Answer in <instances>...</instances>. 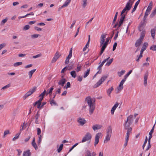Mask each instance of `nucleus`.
<instances>
[{"label":"nucleus","instance_id":"nucleus-1","mask_svg":"<svg viewBox=\"0 0 156 156\" xmlns=\"http://www.w3.org/2000/svg\"><path fill=\"white\" fill-rule=\"evenodd\" d=\"M86 101L89 107V112L90 115H91L95 109V106L92 101L91 98L90 97H88L86 98Z\"/></svg>","mask_w":156,"mask_h":156},{"label":"nucleus","instance_id":"nucleus-2","mask_svg":"<svg viewBox=\"0 0 156 156\" xmlns=\"http://www.w3.org/2000/svg\"><path fill=\"white\" fill-rule=\"evenodd\" d=\"M112 130L111 126H109L107 129L106 136L105 138V140L104 141V143H107L108 141L110 140L112 135Z\"/></svg>","mask_w":156,"mask_h":156},{"label":"nucleus","instance_id":"nucleus-3","mask_svg":"<svg viewBox=\"0 0 156 156\" xmlns=\"http://www.w3.org/2000/svg\"><path fill=\"white\" fill-rule=\"evenodd\" d=\"M133 3V1L129 0L126 4L125 7L122 11V14L124 13L125 12H127L128 11H129L132 7Z\"/></svg>","mask_w":156,"mask_h":156},{"label":"nucleus","instance_id":"nucleus-4","mask_svg":"<svg viewBox=\"0 0 156 156\" xmlns=\"http://www.w3.org/2000/svg\"><path fill=\"white\" fill-rule=\"evenodd\" d=\"M108 76V75L103 76L101 79L94 85V87L96 88L100 86Z\"/></svg>","mask_w":156,"mask_h":156},{"label":"nucleus","instance_id":"nucleus-5","mask_svg":"<svg viewBox=\"0 0 156 156\" xmlns=\"http://www.w3.org/2000/svg\"><path fill=\"white\" fill-rule=\"evenodd\" d=\"M92 136L91 134L89 132L87 133L85 136L83 138L82 141V143H84L87 141H89V143H90L91 141Z\"/></svg>","mask_w":156,"mask_h":156},{"label":"nucleus","instance_id":"nucleus-6","mask_svg":"<svg viewBox=\"0 0 156 156\" xmlns=\"http://www.w3.org/2000/svg\"><path fill=\"white\" fill-rule=\"evenodd\" d=\"M36 87H34L32 89H30L29 91L27 92L24 96V99H25L27 97L31 95L32 94L34 91H36Z\"/></svg>","mask_w":156,"mask_h":156},{"label":"nucleus","instance_id":"nucleus-7","mask_svg":"<svg viewBox=\"0 0 156 156\" xmlns=\"http://www.w3.org/2000/svg\"><path fill=\"white\" fill-rule=\"evenodd\" d=\"M101 133H99L96 134L95 137V141L94 146L95 147L98 143L100 136L101 135Z\"/></svg>","mask_w":156,"mask_h":156},{"label":"nucleus","instance_id":"nucleus-8","mask_svg":"<svg viewBox=\"0 0 156 156\" xmlns=\"http://www.w3.org/2000/svg\"><path fill=\"white\" fill-rule=\"evenodd\" d=\"M61 56V55L59 54L58 52L57 51L52 60L51 62L52 63L55 62Z\"/></svg>","mask_w":156,"mask_h":156},{"label":"nucleus","instance_id":"nucleus-9","mask_svg":"<svg viewBox=\"0 0 156 156\" xmlns=\"http://www.w3.org/2000/svg\"><path fill=\"white\" fill-rule=\"evenodd\" d=\"M106 37L105 34H102L101 35L100 41V46H102L104 44L105 40Z\"/></svg>","mask_w":156,"mask_h":156},{"label":"nucleus","instance_id":"nucleus-10","mask_svg":"<svg viewBox=\"0 0 156 156\" xmlns=\"http://www.w3.org/2000/svg\"><path fill=\"white\" fill-rule=\"evenodd\" d=\"M77 122L80 123V125L81 126L83 125L87 122L84 119L81 117H80L78 119Z\"/></svg>","mask_w":156,"mask_h":156},{"label":"nucleus","instance_id":"nucleus-11","mask_svg":"<svg viewBox=\"0 0 156 156\" xmlns=\"http://www.w3.org/2000/svg\"><path fill=\"white\" fill-rule=\"evenodd\" d=\"M133 121V115H130L128 116L127 118V120L126 122H129V123L132 124Z\"/></svg>","mask_w":156,"mask_h":156},{"label":"nucleus","instance_id":"nucleus-12","mask_svg":"<svg viewBox=\"0 0 156 156\" xmlns=\"http://www.w3.org/2000/svg\"><path fill=\"white\" fill-rule=\"evenodd\" d=\"M66 81V80L65 78H62L59 80V82L58 83V84L63 87L64 86V84Z\"/></svg>","mask_w":156,"mask_h":156},{"label":"nucleus","instance_id":"nucleus-13","mask_svg":"<svg viewBox=\"0 0 156 156\" xmlns=\"http://www.w3.org/2000/svg\"><path fill=\"white\" fill-rule=\"evenodd\" d=\"M148 76V73L147 72L146 73L144 76V84L145 86H146L147 84V80Z\"/></svg>","mask_w":156,"mask_h":156},{"label":"nucleus","instance_id":"nucleus-14","mask_svg":"<svg viewBox=\"0 0 156 156\" xmlns=\"http://www.w3.org/2000/svg\"><path fill=\"white\" fill-rule=\"evenodd\" d=\"M143 40L139 38L138 40H137L135 43V46L136 47H138L140 46V45L141 44L142 41H143Z\"/></svg>","mask_w":156,"mask_h":156},{"label":"nucleus","instance_id":"nucleus-15","mask_svg":"<svg viewBox=\"0 0 156 156\" xmlns=\"http://www.w3.org/2000/svg\"><path fill=\"white\" fill-rule=\"evenodd\" d=\"M102 126L101 125L96 124L92 126V129L94 131H95L96 130L100 129Z\"/></svg>","mask_w":156,"mask_h":156},{"label":"nucleus","instance_id":"nucleus-16","mask_svg":"<svg viewBox=\"0 0 156 156\" xmlns=\"http://www.w3.org/2000/svg\"><path fill=\"white\" fill-rule=\"evenodd\" d=\"M140 2V0H138L135 3L134 8L131 11V13H133L136 10L137 6Z\"/></svg>","mask_w":156,"mask_h":156},{"label":"nucleus","instance_id":"nucleus-17","mask_svg":"<svg viewBox=\"0 0 156 156\" xmlns=\"http://www.w3.org/2000/svg\"><path fill=\"white\" fill-rule=\"evenodd\" d=\"M148 45V43L147 42H145L144 43L143 46L141 50L140 51L141 52H144V51L146 49V48Z\"/></svg>","mask_w":156,"mask_h":156},{"label":"nucleus","instance_id":"nucleus-18","mask_svg":"<svg viewBox=\"0 0 156 156\" xmlns=\"http://www.w3.org/2000/svg\"><path fill=\"white\" fill-rule=\"evenodd\" d=\"M131 125V123L126 121L124 125V129H127L128 128H130V126Z\"/></svg>","mask_w":156,"mask_h":156},{"label":"nucleus","instance_id":"nucleus-19","mask_svg":"<svg viewBox=\"0 0 156 156\" xmlns=\"http://www.w3.org/2000/svg\"><path fill=\"white\" fill-rule=\"evenodd\" d=\"M156 30V29L155 28L152 29L151 30V35L153 39H154L155 38Z\"/></svg>","mask_w":156,"mask_h":156},{"label":"nucleus","instance_id":"nucleus-20","mask_svg":"<svg viewBox=\"0 0 156 156\" xmlns=\"http://www.w3.org/2000/svg\"><path fill=\"white\" fill-rule=\"evenodd\" d=\"M31 155V153L30 150H28L23 152V156H30Z\"/></svg>","mask_w":156,"mask_h":156},{"label":"nucleus","instance_id":"nucleus-21","mask_svg":"<svg viewBox=\"0 0 156 156\" xmlns=\"http://www.w3.org/2000/svg\"><path fill=\"white\" fill-rule=\"evenodd\" d=\"M145 34L146 31L145 30H144L140 33V37L139 38L143 40L145 37Z\"/></svg>","mask_w":156,"mask_h":156},{"label":"nucleus","instance_id":"nucleus-22","mask_svg":"<svg viewBox=\"0 0 156 156\" xmlns=\"http://www.w3.org/2000/svg\"><path fill=\"white\" fill-rule=\"evenodd\" d=\"M40 115L39 113H37L35 116V122L36 124H39L38 118H39Z\"/></svg>","mask_w":156,"mask_h":156},{"label":"nucleus","instance_id":"nucleus-23","mask_svg":"<svg viewBox=\"0 0 156 156\" xmlns=\"http://www.w3.org/2000/svg\"><path fill=\"white\" fill-rule=\"evenodd\" d=\"M123 88V86L122 84L120 83L119 86L117 87V93H119V91L121 90H122Z\"/></svg>","mask_w":156,"mask_h":156},{"label":"nucleus","instance_id":"nucleus-24","mask_svg":"<svg viewBox=\"0 0 156 156\" xmlns=\"http://www.w3.org/2000/svg\"><path fill=\"white\" fill-rule=\"evenodd\" d=\"M110 39H109V38H106L105 42V43H104V44H103V45L102 46L106 48L108 44V42Z\"/></svg>","mask_w":156,"mask_h":156},{"label":"nucleus","instance_id":"nucleus-25","mask_svg":"<svg viewBox=\"0 0 156 156\" xmlns=\"http://www.w3.org/2000/svg\"><path fill=\"white\" fill-rule=\"evenodd\" d=\"M36 69H33L28 72V75L29 76V78H31L32 77L33 74L35 71Z\"/></svg>","mask_w":156,"mask_h":156},{"label":"nucleus","instance_id":"nucleus-26","mask_svg":"<svg viewBox=\"0 0 156 156\" xmlns=\"http://www.w3.org/2000/svg\"><path fill=\"white\" fill-rule=\"evenodd\" d=\"M90 69H89L84 73L83 75V77L84 78H86L89 75L90 73Z\"/></svg>","mask_w":156,"mask_h":156},{"label":"nucleus","instance_id":"nucleus-27","mask_svg":"<svg viewBox=\"0 0 156 156\" xmlns=\"http://www.w3.org/2000/svg\"><path fill=\"white\" fill-rule=\"evenodd\" d=\"M156 14V7L155 9L153 10L151 14H150V18H153L154 17V16Z\"/></svg>","mask_w":156,"mask_h":156},{"label":"nucleus","instance_id":"nucleus-28","mask_svg":"<svg viewBox=\"0 0 156 156\" xmlns=\"http://www.w3.org/2000/svg\"><path fill=\"white\" fill-rule=\"evenodd\" d=\"M70 74L74 78H75L76 76V74L75 71H72L70 72Z\"/></svg>","mask_w":156,"mask_h":156},{"label":"nucleus","instance_id":"nucleus-29","mask_svg":"<svg viewBox=\"0 0 156 156\" xmlns=\"http://www.w3.org/2000/svg\"><path fill=\"white\" fill-rule=\"evenodd\" d=\"M113 90V88L112 87L111 88H109L107 90V93L109 96H110V94Z\"/></svg>","mask_w":156,"mask_h":156},{"label":"nucleus","instance_id":"nucleus-30","mask_svg":"<svg viewBox=\"0 0 156 156\" xmlns=\"http://www.w3.org/2000/svg\"><path fill=\"white\" fill-rule=\"evenodd\" d=\"M50 104L51 105H52V104L54 105H58L55 102V101H54V99H52L50 101Z\"/></svg>","mask_w":156,"mask_h":156},{"label":"nucleus","instance_id":"nucleus-31","mask_svg":"<svg viewBox=\"0 0 156 156\" xmlns=\"http://www.w3.org/2000/svg\"><path fill=\"white\" fill-rule=\"evenodd\" d=\"M20 134V132L17 133L15 136H14L12 139L13 141H15L16 139H18L19 138V136Z\"/></svg>","mask_w":156,"mask_h":156},{"label":"nucleus","instance_id":"nucleus-32","mask_svg":"<svg viewBox=\"0 0 156 156\" xmlns=\"http://www.w3.org/2000/svg\"><path fill=\"white\" fill-rule=\"evenodd\" d=\"M147 140H147V136H146L145 139V140L144 142V143L143 145V146H142L143 149V150L144 149V147L145 146L147 142Z\"/></svg>","mask_w":156,"mask_h":156},{"label":"nucleus","instance_id":"nucleus-33","mask_svg":"<svg viewBox=\"0 0 156 156\" xmlns=\"http://www.w3.org/2000/svg\"><path fill=\"white\" fill-rule=\"evenodd\" d=\"M150 49L153 51H156V45H153L150 48Z\"/></svg>","mask_w":156,"mask_h":156},{"label":"nucleus","instance_id":"nucleus-34","mask_svg":"<svg viewBox=\"0 0 156 156\" xmlns=\"http://www.w3.org/2000/svg\"><path fill=\"white\" fill-rule=\"evenodd\" d=\"M113 60V58H112L110 59L106 63L105 65L109 66L112 63Z\"/></svg>","mask_w":156,"mask_h":156},{"label":"nucleus","instance_id":"nucleus-35","mask_svg":"<svg viewBox=\"0 0 156 156\" xmlns=\"http://www.w3.org/2000/svg\"><path fill=\"white\" fill-rule=\"evenodd\" d=\"M63 147V144H62L60 145L59 147L57 150V151L58 153H59L61 151Z\"/></svg>","mask_w":156,"mask_h":156},{"label":"nucleus","instance_id":"nucleus-36","mask_svg":"<svg viewBox=\"0 0 156 156\" xmlns=\"http://www.w3.org/2000/svg\"><path fill=\"white\" fill-rule=\"evenodd\" d=\"M10 132L9 130H6L5 131L4 133V135L3 136V138H5V136L8 134H10Z\"/></svg>","mask_w":156,"mask_h":156},{"label":"nucleus","instance_id":"nucleus-37","mask_svg":"<svg viewBox=\"0 0 156 156\" xmlns=\"http://www.w3.org/2000/svg\"><path fill=\"white\" fill-rule=\"evenodd\" d=\"M126 14H124V13L122 14V11L121 12V18L122 19L124 20V19L125 18L126 16V15L127 12H125Z\"/></svg>","mask_w":156,"mask_h":156},{"label":"nucleus","instance_id":"nucleus-38","mask_svg":"<svg viewBox=\"0 0 156 156\" xmlns=\"http://www.w3.org/2000/svg\"><path fill=\"white\" fill-rule=\"evenodd\" d=\"M46 93V90H44V91L41 93L39 95V97H42L43 98H44V96L45 94Z\"/></svg>","mask_w":156,"mask_h":156},{"label":"nucleus","instance_id":"nucleus-39","mask_svg":"<svg viewBox=\"0 0 156 156\" xmlns=\"http://www.w3.org/2000/svg\"><path fill=\"white\" fill-rule=\"evenodd\" d=\"M22 64V62H18L15 63L14 64L13 66L15 67H16L19 66L20 65Z\"/></svg>","mask_w":156,"mask_h":156},{"label":"nucleus","instance_id":"nucleus-40","mask_svg":"<svg viewBox=\"0 0 156 156\" xmlns=\"http://www.w3.org/2000/svg\"><path fill=\"white\" fill-rule=\"evenodd\" d=\"M125 70H122L120 72H118V76L119 77H121L124 73H125Z\"/></svg>","mask_w":156,"mask_h":156},{"label":"nucleus","instance_id":"nucleus-41","mask_svg":"<svg viewBox=\"0 0 156 156\" xmlns=\"http://www.w3.org/2000/svg\"><path fill=\"white\" fill-rule=\"evenodd\" d=\"M105 48H105L102 46V47L101 48L100 52L99 54L100 55H101L104 52V50H105Z\"/></svg>","mask_w":156,"mask_h":156},{"label":"nucleus","instance_id":"nucleus-42","mask_svg":"<svg viewBox=\"0 0 156 156\" xmlns=\"http://www.w3.org/2000/svg\"><path fill=\"white\" fill-rule=\"evenodd\" d=\"M71 0H66L64 5L66 6H67L70 2Z\"/></svg>","mask_w":156,"mask_h":156},{"label":"nucleus","instance_id":"nucleus-43","mask_svg":"<svg viewBox=\"0 0 156 156\" xmlns=\"http://www.w3.org/2000/svg\"><path fill=\"white\" fill-rule=\"evenodd\" d=\"M71 87L70 83L69 82H68L67 83L66 85L64 87V88L67 89L68 88H70Z\"/></svg>","mask_w":156,"mask_h":156},{"label":"nucleus","instance_id":"nucleus-44","mask_svg":"<svg viewBox=\"0 0 156 156\" xmlns=\"http://www.w3.org/2000/svg\"><path fill=\"white\" fill-rule=\"evenodd\" d=\"M41 36L38 34H34L32 35L31 36V37L32 38H37L38 36Z\"/></svg>","mask_w":156,"mask_h":156},{"label":"nucleus","instance_id":"nucleus-45","mask_svg":"<svg viewBox=\"0 0 156 156\" xmlns=\"http://www.w3.org/2000/svg\"><path fill=\"white\" fill-rule=\"evenodd\" d=\"M87 0H83L82 6L83 8H85L87 5Z\"/></svg>","mask_w":156,"mask_h":156},{"label":"nucleus","instance_id":"nucleus-46","mask_svg":"<svg viewBox=\"0 0 156 156\" xmlns=\"http://www.w3.org/2000/svg\"><path fill=\"white\" fill-rule=\"evenodd\" d=\"M146 25V23L145 21H141L140 24L139 26L144 27Z\"/></svg>","mask_w":156,"mask_h":156},{"label":"nucleus","instance_id":"nucleus-47","mask_svg":"<svg viewBox=\"0 0 156 156\" xmlns=\"http://www.w3.org/2000/svg\"><path fill=\"white\" fill-rule=\"evenodd\" d=\"M132 72V70H130L124 76V78L126 79H127V77L129 76V75Z\"/></svg>","mask_w":156,"mask_h":156},{"label":"nucleus","instance_id":"nucleus-48","mask_svg":"<svg viewBox=\"0 0 156 156\" xmlns=\"http://www.w3.org/2000/svg\"><path fill=\"white\" fill-rule=\"evenodd\" d=\"M72 48H71L69 51V54L68 56V58H71L72 56Z\"/></svg>","mask_w":156,"mask_h":156},{"label":"nucleus","instance_id":"nucleus-49","mask_svg":"<svg viewBox=\"0 0 156 156\" xmlns=\"http://www.w3.org/2000/svg\"><path fill=\"white\" fill-rule=\"evenodd\" d=\"M31 144L33 147L35 149V150H37L38 149L37 144L35 142L32 143Z\"/></svg>","mask_w":156,"mask_h":156},{"label":"nucleus","instance_id":"nucleus-50","mask_svg":"<svg viewBox=\"0 0 156 156\" xmlns=\"http://www.w3.org/2000/svg\"><path fill=\"white\" fill-rule=\"evenodd\" d=\"M10 86H11L10 84L9 83V84L7 85H6L3 87L1 89L4 90V89H6L9 87H10Z\"/></svg>","mask_w":156,"mask_h":156},{"label":"nucleus","instance_id":"nucleus-51","mask_svg":"<svg viewBox=\"0 0 156 156\" xmlns=\"http://www.w3.org/2000/svg\"><path fill=\"white\" fill-rule=\"evenodd\" d=\"M78 143H76L74 145L69 149V152H70L76 146H77L78 144Z\"/></svg>","mask_w":156,"mask_h":156},{"label":"nucleus","instance_id":"nucleus-52","mask_svg":"<svg viewBox=\"0 0 156 156\" xmlns=\"http://www.w3.org/2000/svg\"><path fill=\"white\" fill-rule=\"evenodd\" d=\"M30 28V26L29 25H26L23 27V29L24 30H27L29 29Z\"/></svg>","mask_w":156,"mask_h":156},{"label":"nucleus","instance_id":"nucleus-53","mask_svg":"<svg viewBox=\"0 0 156 156\" xmlns=\"http://www.w3.org/2000/svg\"><path fill=\"white\" fill-rule=\"evenodd\" d=\"M38 140L37 142V144L38 145H39L41 141V136L40 135L38 137Z\"/></svg>","mask_w":156,"mask_h":156},{"label":"nucleus","instance_id":"nucleus-54","mask_svg":"<svg viewBox=\"0 0 156 156\" xmlns=\"http://www.w3.org/2000/svg\"><path fill=\"white\" fill-rule=\"evenodd\" d=\"M117 44L116 42H115L114 43V45H113V49H112V50L113 51H114L115 49L117 47Z\"/></svg>","mask_w":156,"mask_h":156},{"label":"nucleus","instance_id":"nucleus-55","mask_svg":"<svg viewBox=\"0 0 156 156\" xmlns=\"http://www.w3.org/2000/svg\"><path fill=\"white\" fill-rule=\"evenodd\" d=\"M144 27L141 26H140L139 25L138 27V30L140 31H142L144 30Z\"/></svg>","mask_w":156,"mask_h":156},{"label":"nucleus","instance_id":"nucleus-56","mask_svg":"<svg viewBox=\"0 0 156 156\" xmlns=\"http://www.w3.org/2000/svg\"><path fill=\"white\" fill-rule=\"evenodd\" d=\"M126 130H127V133L130 134L131 133L132 128L131 127L128 128Z\"/></svg>","mask_w":156,"mask_h":156},{"label":"nucleus","instance_id":"nucleus-57","mask_svg":"<svg viewBox=\"0 0 156 156\" xmlns=\"http://www.w3.org/2000/svg\"><path fill=\"white\" fill-rule=\"evenodd\" d=\"M122 23L118 22V27H117V29L115 30H118L119 28L122 25Z\"/></svg>","mask_w":156,"mask_h":156},{"label":"nucleus","instance_id":"nucleus-58","mask_svg":"<svg viewBox=\"0 0 156 156\" xmlns=\"http://www.w3.org/2000/svg\"><path fill=\"white\" fill-rule=\"evenodd\" d=\"M37 135H40L41 133V129L39 128H37Z\"/></svg>","mask_w":156,"mask_h":156},{"label":"nucleus","instance_id":"nucleus-59","mask_svg":"<svg viewBox=\"0 0 156 156\" xmlns=\"http://www.w3.org/2000/svg\"><path fill=\"white\" fill-rule=\"evenodd\" d=\"M60 93L61 89L60 88H58L57 89L55 93V94H59Z\"/></svg>","mask_w":156,"mask_h":156},{"label":"nucleus","instance_id":"nucleus-60","mask_svg":"<svg viewBox=\"0 0 156 156\" xmlns=\"http://www.w3.org/2000/svg\"><path fill=\"white\" fill-rule=\"evenodd\" d=\"M34 29L35 30L38 31H41L42 30V29L39 27H34Z\"/></svg>","mask_w":156,"mask_h":156},{"label":"nucleus","instance_id":"nucleus-61","mask_svg":"<svg viewBox=\"0 0 156 156\" xmlns=\"http://www.w3.org/2000/svg\"><path fill=\"white\" fill-rule=\"evenodd\" d=\"M43 98L42 97H41L39 100L37 101L38 104H41V102Z\"/></svg>","mask_w":156,"mask_h":156},{"label":"nucleus","instance_id":"nucleus-62","mask_svg":"<svg viewBox=\"0 0 156 156\" xmlns=\"http://www.w3.org/2000/svg\"><path fill=\"white\" fill-rule=\"evenodd\" d=\"M7 20L8 18H6L2 21L1 23H2L4 24L7 21Z\"/></svg>","mask_w":156,"mask_h":156},{"label":"nucleus","instance_id":"nucleus-63","mask_svg":"<svg viewBox=\"0 0 156 156\" xmlns=\"http://www.w3.org/2000/svg\"><path fill=\"white\" fill-rule=\"evenodd\" d=\"M82 79H83L82 76H79L78 77L77 80H78V81L80 82H81L82 81Z\"/></svg>","mask_w":156,"mask_h":156},{"label":"nucleus","instance_id":"nucleus-64","mask_svg":"<svg viewBox=\"0 0 156 156\" xmlns=\"http://www.w3.org/2000/svg\"><path fill=\"white\" fill-rule=\"evenodd\" d=\"M119 105V103L118 102H116V103L114 105L112 108L115 109Z\"/></svg>","mask_w":156,"mask_h":156}]
</instances>
